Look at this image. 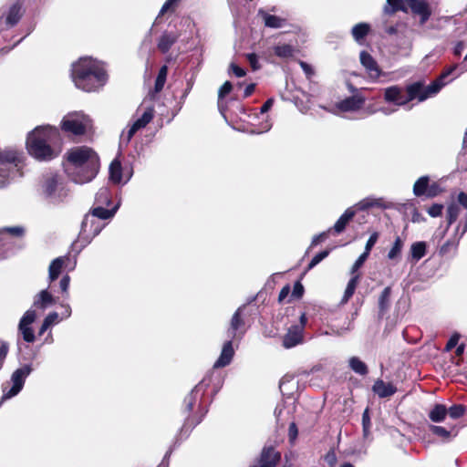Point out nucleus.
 I'll return each mask as SVG.
<instances>
[{
    "label": "nucleus",
    "mask_w": 467,
    "mask_h": 467,
    "mask_svg": "<svg viewBox=\"0 0 467 467\" xmlns=\"http://www.w3.org/2000/svg\"><path fill=\"white\" fill-rule=\"evenodd\" d=\"M59 131L49 125L38 126L26 138L28 153L38 161H47L57 156L52 143L58 138Z\"/></svg>",
    "instance_id": "3"
},
{
    "label": "nucleus",
    "mask_w": 467,
    "mask_h": 467,
    "mask_svg": "<svg viewBox=\"0 0 467 467\" xmlns=\"http://www.w3.org/2000/svg\"><path fill=\"white\" fill-rule=\"evenodd\" d=\"M96 201L101 204H109L110 202V194L109 189H99L96 194Z\"/></svg>",
    "instance_id": "46"
},
{
    "label": "nucleus",
    "mask_w": 467,
    "mask_h": 467,
    "mask_svg": "<svg viewBox=\"0 0 467 467\" xmlns=\"http://www.w3.org/2000/svg\"><path fill=\"white\" fill-rule=\"evenodd\" d=\"M368 255L369 254H368L367 253L363 252L358 256V258L356 260V262L354 263V265L352 266V269H351V273L352 274H354L358 268H360L363 265V264L365 263V261L367 260Z\"/></svg>",
    "instance_id": "56"
},
{
    "label": "nucleus",
    "mask_w": 467,
    "mask_h": 467,
    "mask_svg": "<svg viewBox=\"0 0 467 467\" xmlns=\"http://www.w3.org/2000/svg\"><path fill=\"white\" fill-rule=\"evenodd\" d=\"M182 0H167L160 10L159 16L164 15L171 9H173Z\"/></svg>",
    "instance_id": "52"
},
{
    "label": "nucleus",
    "mask_w": 467,
    "mask_h": 467,
    "mask_svg": "<svg viewBox=\"0 0 467 467\" xmlns=\"http://www.w3.org/2000/svg\"><path fill=\"white\" fill-rule=\"evenodd\" d=\"M457 203L460 207L464 208L467 213V193L461 192L457 196Z\"/></svg>",
    "instance_id": "64"
},
{
    "label": "nucleus",
    "mask_w": 467,
    "mask_h": 467,
    "mask_svg": "<svg viewBox=\"0 0 467 467\" xmlns=\"http://www.w3.org/2000/svg\"><path fill=\"white\" fill-rule=\"evenodd\" d=\"M92 127V121L82 111L69 112L61 120V130L76 136L86 134Z\"/></svg>",
    "instance_id": "7"
},
{
    "label": "nucleus",
    "mask_w": 467,
    "mask_h": 467,
    "mask_svg": "<svg viewBox=\"0 0 467 467\" xmlns=\"http://www.w3.org/2000/svg\"><path fill=\"white\" fill-rule=\"evenodd\" d=\"M304 341V332L302 326H291L283 337V347L285 348H291Z\"/></svg>",
    "instance_id": "16"
},
{
    "label": "nucleus",
    "mask_w": 467,
    "mask_h": 467,
    "mask_svg": "<svg viewBox=\"0 0 467 467\" xmlns=\"http://www.w3.org/2000/svg\"><path fill=\"white\" fill-rule=\"evenodd\" d=\"M232 88H233V86H232L231 82H229V81L224 82L223 85L219 88L218 107L221 111L223 110L222 100L226 95H228L231 92Z\"/></svg>",
    "instance_id": "44"
},
{
    "label": "nucleus",
    "mask_w": 467,
    "mask_h": 467,
    "mask_svg": "<svg viewBox=\"0 0 467 467\" xmlns=\"http://www.w3.org/2000/svg\"><path fill=\"white\" fill-rule=\"evenodd\" d=\"M360 63L367 69L372 78H377L380 75L379 67L375 59L366 51H361L359 55Z\"/></svg>",
    "instance_id": "21"
},
{
    "label": "nucleus",
    "mask_w": 467,
    "mask_h": 467,
    "mask_svg": "<svg viewBox=\"0 0 467 467\" xmlns=\"http://www.w3.org/2000/svg\"><path fill=\"white\" fill-rule=\"evenodd\" d=\"M244 308V306L238 307V309L234 312L230 322V327L228 328L227 334L230 339H234L236 337H241L245 333L244 328V321L242 318V311Z\"/></svg>",
    "instance_id": "15"
},
{
    "label": "nucleus",
    "mask_w": 467,
    "mask_h": 467,
    "mask_svg": "<svg viewBox=\"0 0 467 467\" xmlns=\"http://www.w3.org/2000/svg\"><path fill=\"white\" fill-rule=\"evenodd\" d=\"M358 280H359L358 275H355L350 278V280L348 281L347 287L345 289L343 297L341 299V304H346L350 299V297L354 295L356 287L358 284Z\"/></svg>",
    "instance_id": "36"
},
{
    "label": "nucleus",
    "mask_w": 467,
    "mask_h": 467,
    "mask_svg": "<svg viewBox=\"0 0 467 467\" xmlns=\"http://www.w3.org/2000/svg\"><path fill=\"white\" fill-rule=\"evenodd\" d=\"M404 26H405V25H403V24H397L395 26H387L385 31L389 35H397L398 36V34L400 33V31L403 29Z\"/></svg>",
    "instance_id": "61"
},
{
    "label": "nucleus",
    "mask_w": 467,
    "mask_h": 467,
    "mask_svg": "<svg viewBox=\"0 0 467 467\" xmlns=\"http://www.w3.org/2000/svg\"><path fill=\"white\" fill-rule=\"evenodd\" d=\"M259 15L263 18L264 23H265V26H267V27L280 28L285 23V19H283L279 16H274V15H270L263 10L259 11Z\"/></svg>",
    "instance_id": "28"
},
{
    "label": "nucleus",
    "mask_w": 467,
    "mask_h": 467,
    "mask_svg": "<svg viewBox=\"0 0 467 467\" xmlns=\"http://www.w3.org/2000/svg\"><path fill=\"white\" fill-rule=\"evenodd\" d=\"M179 35L172 32H164L158 41V48L163 54L167 53L172 45L178 40Z\"/></svg>",
    "instance_id": "25"
},
{
    "label": "nucleus",
    "mask_w": 467,
    "mask_h": 467,
    "mask_svg": "<svg viewBox=\"0 0 467 467\" xmlns=\"http://www.w3.org/2000/svg\"><path fill=\"white\" fill-rule=\"evenodd\" d=\"M448 82L449 81H442L441 79L437 78L427 87H423V85L420 82L413 83L412 85H416L419 88L416 99L421 102L428 98L435 96Z\"/></svg>",
    "instance_id": "13"
},
{
    "label": "nucleus",
    "mask_w": 467,
    "mask_h": 467,
    "mask_svg": "<svg viewBox=\"0 0 467 467\" xmlns=\"http://www.w3.org/2000/svg\"><path fill=\"white\" fill-rule=\"evenodd\" d=\"M245 57L254 71H256L261 68V65L259 64L257 55H255L254 53H249L246 54Z\"/></svg>",
    "instance_id": "50"
},
{
    "label": "nucleus",
    "mask_w": 467,
    "mask_h": 467,
    "mask_svg": "<svg viewBox=\"0 0 467 467\" xmlns=\"http://www.w3.org/2000/svg\"><path fill=\"white\" fill-rule=\"evenodd\" d=\"M32 371V368L30 365H25L17 369H16L11 376V383L12 387L7 389L3 386V395L0 400V406L7 400L12 399L18 395V393L23 389L26 378L30 375Z\"/></svg>",
    "instance_id": "8"
},
{
    "label": "nucleus",
    "mask_w": 467,
    "mask_h": 467,
    "mask_svg": "<svg viewBox=\"0 0 467 467\" xmlns=\"http://www.w3.org/2000/svg\"><path fill=\"white\" fill-rule=\"evenodd\" d=\"M298 435V430L295 422H291L288 428V438L290 442H294Z\"/></svg>",
    "instance_id": "57"
},
{
    "label": "nucleus",
    "mask_w": 467,
    "mask_h": 467,
    "mask_svg": "<svg viewBox=\"0 0 467 467\" xmlns=\"http://www.w3.org/2000/svg\"><path fill=\"white\" fill-rule=\"evenodd\" d=\"M410 7L414 16H420V25H424L431 16L429 4L423 0H387L384 7L386 14H392L398 10L406 11Z\"/></svg>",
    "instance_id": "6"
},
{
    "label": "nucleus",
    "mask_w": 467,
    "mask_h": 467,
    "mask_svg": "<svg viewBox=\"0 0 467 467\" xmlns=\"http://www.w3.org/2000/svg\"><path fill=\"white\" fill-rule=\"evenodd\" d=\"M381 199L365 198L356 204L358 210H367L374 206L380 205Z\"/></svg>",
    "instance_id": "42"
},
{
    "label": "nucleus",
    "mask_w": 467,
    "mask_h": 467,
    "mask_svg": "<svg viewBox=\"0 0 467 467\" xmlns=\"http://www.w3.org/2000/svg\"><path fill=\"white\" fill-rule=\"evenodd\" d=\"M232 340L233 339H229L226 342H224L221 355L219 358L215 361L213 368H223L231 363L233 357L234 355Z\"/></svg>",
    "instance_id": "20"
},
{
    "label": "nucleus",
    "mask_w": 467,
    "mask_h": 467,
    "mask_svg": "<svg viewBox=\"0 0 467 467\" xmlns=\"http://www.w3.org/2000/svg\"><path fill=\"white\" fill-rule=\"evenodd\" d=\"M430 184V177L425 175L420 177L413 185V193L417 197L426 196Z\"/></svg>",
    "instance_id": "30"
},
{
    "label": "nucleus",
    "mask_w": 467,
    "mask_h": 467,
    "mask_svg": "<svg viewBox=\"0 0 467 467\" xmlns=\"http://www.w3.org/2000/svg\"><path fill=\"white\" fill-rule=\"evenodd\" d=\"M99 169V158L91 148L74 147L67 152L65 171L74 183L84 184L91 182Z\"/></svg>",
    "instance_id": "1"
},
{
    "label": "nucleus",
    "mask_w": 467,
    "mask_h": 467,
    "mask_svg": "<svg viewBox=\"0 0 467 467\" xmlns=\"http://www.w3.org/2000/svg\"><path fill=\"white\" fill-rule=\"evenodd\" d=\"M274 52L281 58H288L294 56L295 49L291 45L282 44L275 46Z\"/></svg>",
    "instance_id": "40"
},
{
    "label": "nucleus",
    "mask_w": 467,
    "mask_h": 467,
    "mask_svg": "<svg viewBox=\"0 0 467 467\" xmlns=\"http://www.w3.org/2000/svg\"><path fill=\"white\" fill-rule=\"evenodd\" d=\"M461 211L462 209L457 202H453L448 205L446 211L447 228L456 222L461 213Z\"/></svg>",
    "instance_id": "33"
},
{
    "label": "nucleus",
    "mask_w": 467,
    "mask_h": 467,
    "mask_svg": "<svg viewBox=\"0 0 467 467\" xmlns=\"http://www.w3.org/2000/svg\"><path fill=\"white\" fill-rule=\"evenodd\" d=\"M442 192L441 186L437 182H432L431 184H429L428 192H427V198H433L437 195H439Z\"/></svg>",
    "instance_id": "49"
},
{
    "label": "nucleus",
    "mask_w": 467,
    "mask_h": 467,
    "mask_svg": "<svg viewBox=\"0 0 467 467\" xmlns=\"http://www.w3.org/2000/svg\"><path fill=\"white\" fill-rule=\"evenodd\" d=\"M230 71L235 75L237 78H243L245 76L246 72L244 69H243L242 67H240L239 66H237L236 64L234 63H231L230 65Z\"/></svg>",
    "instance_id": "60"
},
{
    "label": "nucleus",
    "mask_w": 467,
    "mask_h": 467,
    "mask_svg": "<svg viewBox=\"0 0 467 467\" xmlns=\"http://www.w3.org/2000/svg\"><path fill=\"white\" fill-rule=\"evenodd\" d=\"M372 390L379 398H388L395 394L397 389L391 383H386L382 379H377L372 387Z\"/></svg>",
    "instance_id": "24"
},
{
    "label": "nucleus",
    "mask_w": 467,
    "mask_h": 467,
    "mask_svg": "<svg viewBox=\"0 0 467 467\" xmlns=\"http://www.w3.org/2000/svg\"><path fill=\"white\" fill-rule=\"evenodd\" d=\"M54 304L55 298L47 289H43L37 293L33 301V306L41 310H45Z\"/></svg>",
    "instance_id": "22"
},
{
    "label": "nucleus",
    "mask_w": 467,
    "mask_h": 467,
    "mask_svg": "<svg viewBox=\"0 0 467 467\" xmlns=\"http://www.w3.org/2000/svg\"><path fill=\"white\" fill-rule=\"evenodd\" d=\"M271 128H272V123L270 122V119L267 117L266 119L261 123L259 130L256 131L253 130V131H251V133H253V134L264 133V132L270 130Z\"/></svg>",
    "instance_id": "59"
},
{
    "label": "nucleus",
    "mask_w": 467,
    "mask_h": 467,
    "mask_svg": "<svg viewBox=\"0 0 467 467\" xmlns=\"http://www.w3.org/2000/svg\"><path fill=\"white\" fill-rule=\"evenodd\" d=\"M356 215V210L354 207L348 208L344 213L338 218V220L335 223L334 226L331 229L335 234H339L345 231L347 224L354 218Z\"/></svg>",
    "instance_id": "23"
},
{
    "label": "nucleus",
    "mask_w": 467,
    "mask_h": 467,
    "mask_svg": "<svg viewBox=\"0 0 467 467\" xmlns=\"http://www.w3.org/2000/svg\"><path fill=\"white\" fill-rule=\"evenodd\" d=\"M67 260L66 257H57L51 262L48 268V278L50 282H53L59 276Z\"/></svg>",
    "instance_id": "29"
},
{
    "label": "nucleus",
    "mask_w": 467,
    "mask_h": 467,
    "mask_svg": "<svg viewBox=\"0 0 467 467\" xmlns=\"http://www.w3.org/2000/svg\"><path fill=\"white\" fill-rule=\"evenodd\" d=\"M369 31H370L369 24L358 23L352 27L351 35L357 43L362 44L365 37L368 35Z\"/></svg>",
    "instance_id": "27"
},
{
    "label": "nucleus",
    "mask_w": 467,
    "mask_h": 467,
    "mask_svg": "<svg viewBox=\"0 0 467 467\" xmlns=\"http://www.w3.org/2000/svg\"><path fill=\"white\" fill-rule=\"evenodd\" d=\"M36 311L33 309H28L20 319L18 329L23 335V338L25 341L28 343H32L35 341V334L33 329L31 328V324L36 319Z\"/></svg>",
    "instance_id": "12"
},
{
    "label": "nucleus",
    "mask_w": 467,
    "mask_h": 467,
    "mask_svg": "<svg viewBox=\"0 0 467 467\" xmlns=\"http://www.w3.org/2000/svg\"><path fill=\"white\" fill-rule=\"evenodd\" d=\"M467 232V213H465L463 222H460L455 228V234H459V239H461Z\"/></svg>",
    "instance_id": "53"
},
{
    "label": "nucleus",
    "mask_w": 467,
    "mask_h": 467,
    "mask_svg": "<svg viewBox=\"0 0 467 467\" xmlns=\"http://www.w3.org/2000/svg\"><path fill=\"white\" fill-rule=\"evenodd\" d=\"M22 154L14 150L0 151V190L6 188L16 176H21Z\"/></svg>",
    "instance_id": "5"
},
{
    "label": "nucleus",
    "mask_w": 467,
    "mask_h": 467,
    "mask_svg": "<svg viewBox=\"0 0 467 467\" xmlns=\"http://www.w3.org/2000/svg\"><path fill=\"white\" fill-rule=\"evenodd\" d=\"M365 99L359 95L348 97L337 104V109L342 112L358 110L364 104Z\"/></svg>",
    "instance_id": "19"
},
{
    "label": "nucleus",
    "mask_w": 467,
    "mask_h": 467,
    "mask_svg": "<svg viewBox=\"0 0 467 467\" xmlns=\"http://www.w3.org/2000/svg\"><path fill=\"white\" fill-rule=\"evenodd\" d=\"M459 339L460 335L458 333L453 334L446 344V350L449 351L455 348L456 345L458 344Z\"/></svg>",
    "instance_id": "62"
},
{
    "label": "nucleus",
    "mask_w": 467,
    "mask_h": 467,
    "mask_svg": "<svg viewBox=\"0 0 467 467\" xmlns=\"http://www.w3.org/2000/svg\"><path fill=\"white\" fill-rule=\"evenodd\" d=\"M427 244L425 242H416L410 246V254L414 261L418 262L426 254Z\"/></svg>",
    "instance_id": "37"
},
{
    "label": "nucleus",
    "mask_w": 467,
    "mask_h": 467,
    "mask_svg": "<svg viewBox=\"0 0 467 467\" xmlns=\"http://www.w3.org/2000/svg\"><path fill=\"white\" fill-rule=\"evenodd\" d=\"M447 415V408L442 404H436L430 411L429 417L434 422L442 421Z\"/></svg>",
    "instance_id": "38"
},
{
    "label": "nucleus",
    "mask_w": 467,
    "mask_h": 467,
    "mask_svg": "<svg viewBox=\"0 0 467 467\" xmlns=\"http://www.w3.org/2000/svg\"><path fill=\"white\" fill-rule=\"evenodd\" d=\"M21 9L22 4L16 2L9 7L5 20V13L0 15V31L13 27L19 22L22 16Z\"/></svg>",
    "instance_id": "14"
},
{
    "label": "nucleus",
    "mask_w": 467,
    "mask_h": 467,
    "mask_svg": "<svg viewBox=\"0 0 467 467\" xmlns=\"http://www.w3.org/2000/svg\"><path fill=\"white\" fill-rule=\"evenodd\" d=\"M9 350V345L8 343L5 341L0 342V369L3 367L4 361L7 356Z\"/></svg>",
    "instance_id": "55"
},
{
    "label": "nucleus",
    "mask_w": 467,
    "mask_h": 467,
    "mask_svg": "<svg viewBox=\"0 0 467 467\" xmlns=\"http://www.w3.org/2000/svg\"><path fill=\"white\" fill-rule=\"evenodd\" d=\"M464 412H465V407L461 404L453 405V406L450 407L449 410H447V414H449V416L451 419H459L460 417H462L464 414Z\"/></svg>",
    "instance_id": "45"
},
{
    "label": "nucleus",
    "mask_w": 467,
    "mask_h": 467,
    "mask_svg": "<svg viewBox=\"0 0 467 467\" xmlns=\"http://www.w3.org/2000/svg\"><path fill=\"white\" fill-rule=\"evenodd\" d=\"M205 390L202 382L194 387L192 392L184 399V405L190 411L192 410L193 405L201 399Z\"/></svg>",
    "instance_id": "26"
},
{
    "label": "nucleus",
    "mask_w": 467,
    "mask_h": 467,
    "mask_svg": "<svg viewBox=\"0 0 467 467\" xmlns=\"http://www.w3.org/2000/svg\"><path fill=\"white\" fill-rule=\"evenodd\" d=\"M459 238L456 240V241H451V240H448L440 249V254H446L450 248L451 247H457L458 245V243H459Z\"/></svg>",
    "instance_id": "58"
},
{
    "label": "nucleus",
    "mask_w": 467,
    "mask_h": 467,
    "mask_svg": "<svg viewBox=\"0 0 467 467\" xmlns=\"http://www.w3.org/2000/svg\"><path fill=\"white\" fill-rule=\"evenodd\" d=\"M378 239H379V234L377 232L373 233L369 236L368 240L366 243L364 252L367 253L368 254H369L372 247L375 245V244L377 243Z\"/></svg>",
    "instance_id": "54"
},
{
    "label": "nucleus",
    "mask_w": 467,
    "mask_h": 467,
    "mask_svg": "<svg viewBox=\"0 0 467 467\" xmlns=\"http://www.w3.org/2000/svg\"><path fill=\"white\" fill-rule=\"evenodd\" d=\"M414 35V30L405 26L400 33L397 36L396 44L398 48L400 51H404L405 53L410 52L412 49Z\"/></svg>",
    "instance_id": "17"
},
{
    "label": "nucleus",
    "mask_w": 467,
    "mask_h": 467,
    "mask_svg": "<svg viewBox=\"0 0 467 467\" xmlns=\"http://www.w3.org/2000/svg\"><path fill=\"white\" fill-rule=\"evenodd\" d=\"M458 68H459V66H458V65H452V66H451L450 67H448L447 69H445V70L441 74V76H440L438 78H439V79H441L442 81H446L445 79H446L450 75H451L452 73H454Z\"/></svg>",
    "instance_id": "63"
},
{
    "label": "nucleus",
    "mask_w": 467,
    "mask_h": 467,
    "mask_svg": "<svg viewBox=\"0 0 467 467\" xmlns=\"http://www.w3.org/2000/svg\"><path fill=\"white\" fill-rule=\"evenodd\" d=\"M280 458V452L274 447L265 446L261 452L258 463L261 467H275Z\"/></svg>",
    "instance_id": "18"
},
{
    "label": "nucleus",
    "mask_w": 467,
    "mask_h": 467,
    "mask_svg": "<svg viewBox=\"0 0 467 467\" xmlns=\"http://www.w3.org/2000/svg\"><path fill=\"white\" fill-rule=\"evenodd\" d=\"M443 205L441 203H434L428 209V213L431 217H439L441 215Z\"/></svg>",
    "instance_id": "51"
},
{
    "label": "nucleus",
    "mask_w": 467,
    "mask_h": 467,
    "mask_svg": "<svg viewBox=\"0 0 467 467\" xmlns=\"http://www.w3.org/2000/svg\"><path fill=\"white\" fill-rule=\"evenodd\" d=\"M153 117L154 109L152 107L146 108L142 115L135 119L131 125H129L127 130L122 131L119 139V147L128 146L135 133L145 128L152 120Z\"/></svg>",
    "instance_id": "10"
},
{
    "label": "nucleus",
    "mask_w": 467,
    "mask_h": 467,
    "mask_svg": "<svg viewBox=\"0 0 467 467\" xmlns=\"http://www.w3.org/2000/svg\"><path fill=\"white\" fill-rule=\"evenodd\" d=\"M25 233V229L21 226L6 227L0 230V242H4L7 237H21Z\"/></svg>",
    "instance_id": "34"
},
{
    "label": "nucleus",
    "mask_w": 467,
    "mask_h": 467,
    "mask_svg": "<svg viewBox=\"0 0 467 467\" xmlns=\"http://www.w3.org/2000/svg\"><path fill=\"white\" fill-rule=\"evenodd\" d=\"M121 163L118 159L112 161L109 165V179L114 183H119L121 182Z\"/></svg>",
    "instance_id": "35"
},
{
    "label": "nucleus",
    "mask_w": 467,
    "mask_h": 467,
    "mask_svg": "<svg viewBox=\"0 0 467 467\" xmlns=\"http://www.w3.org/2000/svg\"><path fill=\"white\" fill-rule=\"evenodd\" d=\"M71 190L62 175L56 172L44 174L39 182V194L47 203L60 205L67 202Z\"/></svg>",
    "instance_id": "4"
},
{
    "label": "nucleus",
    "mask_w": 467,
    "mask_h": 467,
    "mask_svg": "<svg viewBox=\"0 0 467 467\" xmlns=\"http://www.w3.org/2000/svg\"><path fill=\"white\" fill-rule=\"evenodd\" d=\"M71 77L75 86L86 92L99 90L108 80L103 63L88 57L72 64Z\"/></svg>",
    "instance_id": "2"
},
{
    "label": "nucleus",
    "mask_w": 467,
    "mask_h": 467,
    "mask_svg": "<svg viewBox=\"0 0 467 467\" xmlns=\"http://www.w3.org/2000/svg\"><path fill=\"white\" fill-rule=\"evenodd\" d=\"M390 295L391 288L389 286L385 287L381 292L379 297V308L380 315H383L385 312L389 310L390 306Z\"/></svg>",
    "instance_id": "32"
},
{
    "label": "nucleus",
    "mask_w": 467,
    "mask_h": 467,
    "mask_svg": "<svg viewBox=\"0 0 467 467\" xmlns=\"http://www.w3.org/2000/svg\"><path fill=\"white\" fill-rule=\"evenodd\" d=\"M117 209H118L117 206L111 210L99 206V207L93 208L90 211V213H88V214L90 216H95V218H97V220H99H99H107V219H109L114 216Z\"/></svg>",
    "instance_id": "31"
},
{
    "label": "nucleus",
    "mask_w": 467,
    "mask_h": 467,
    "mask_svg": "<svg viewBox=\"0 0 467 467\" xmlns=\"http://www.w3.org/2000/svg\"><path fill=\"white\" fill-rule=\"evenodd\" d=\"M418 86L410 85L407 87V96L403 89L398 86H391L384 89V99L387 102L394 103L397 106H404L416 99Z\"/></svg>",
    "instance_id": "9"
},
{
    "label": "nucleus",
    "mask_w": 467,
    "mask_h": 467,
    "mask_svg": "<svg viewBox=\"0 0 467 467\" xmlns=\"http://www.w3.org/2000/svg\"><path fill=\"white\" fill-rule=\"evenodd\" d=\"M349 368L357 374L364 376L368 373L367 365L357 357H352L348 360Z\"/></svg>",
    "instance_id": "39"
},
{
    "label": "nucleus",
    "mask_w": 467,
    "mask_h": 467,
    "mask_svg": "<svg viewBox=\"0 0 467 467\" xmlns=\"http://www.w3.org/2000/svg\"><path fill=\"white\" fill-rule=\"evenodd\" d=\"M329 250H325V251H322L318 254H317L313 258L312 260L310 261L309 265H308V269H312L314 268L317 265H318L322 260H324L326 257L328 256L329 254Z\"/></svg>",
    "instance_id": "48"
},
{
    "label": "nucleus",
    "mask_w": 467,
    "mask_h": 467,
    "mask_svg": "<svg viewBox=\"0 0 467 467\" xmlns=\"http://www.w3.org/2000/svg\"><path fill=\"white\" fill-rule=\"evenodd\" d=\"M430 429L433 434H435L442 439H448L451 436V431H448L444 427L431 425L430 427Z\"/></svg>",
    "instance_id": "47"
},
{
    "label": "nucleus",
    "mask_w": 467,
    "mask_h": 467,
    "mask_svg": "<svg viewBox=\"0 0 467 467\" xmlns=\"http://www.w3.org/2000/svg\"><path fill=\"white\" fill-rule=\"evenodd\" d=\"M402 246H403V243H402L401 239L399 236L396 237L391 249L388 253V258L390 260L396 259L399 256V254H400Z\"/></svg>",
    "instance_id": "43"
},
{
    "label": "nucleus",
    "mask_w": 467,
    "mask_h": 467,
    "mask_svg": "<svg viewBox=\"0 0 467 467\" xmlns=\"http://www.w3.org/2000/svg\"><path fill=\"white\" fill-rule=\"evenodd\" d=\"M167 74H168V67L162 66L160 68V71L158 73V76H157V78L155 81L154 90L156 93L162 90L164 84L166 82Z\"/></svg>",
    "instance_id": "41"
},
{
    "label": "nucleus",
    "mask_w": 467,
    "mask_h": 467,
    "mask_svg": "<svg viewBox=\"0 0 467 467\" xmlns=\"http://www.w3.org/2000/svg\"><path fill=\"white\" fill-rule=\"evenodd\" d=\"M104 226L105 223L97 220L95 216L86 214L81 223L80 234L84 238H94L101 232Z\"/></svg>",
    "instance_id": "11"
}]
</instances>
